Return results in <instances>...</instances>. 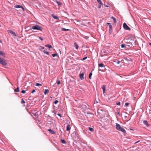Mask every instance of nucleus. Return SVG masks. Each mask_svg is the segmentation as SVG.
<instances>
[{"mask_svg": "<svg viewBox=\"0 0 151 151\" xmlns=\"http://www.w3.org/2000/svg\"><path fill=\"white\" fill-rule=\"evenodd\" d=\"M129 42L131 43L132 46L135 47L137 45V42L135 38H133L129 40Z\"/></svg>", "mask_w": 151, "mask_h": 151, "instance_id": "1", "label": "nucleus"}, {"mask_svg": "<svg viewBox=\"0 0 151 151\" xmlns=\"http://www.w3.org/2000/svg\"><path fill=\"white\" fill-rule=\"evenodd\" d=\"M31 29L35 30H37L42 31V28L41 26L38 25H35L31 27Z\"/></svg>", "mask_w": 151, "mask_h": 151, "instance_id": "2", "label": "nucleus"}, {"mask_svg": "<svg viewBox=\"0 0 151 151\" xmlns=\"http://www.w3.org/2000/svg\"><path fill=\"white\" fill-rule=\"evenodd\" d=\"M0 64L4 66H6L7 65L6 60L0 57Z\"/></svg>", "mask_w": 151, "mask_h": 151, "instance_id": "3", "label": "nucleus"}, {"mask_svg": "<svg viewBox=\"0 0 151 151\" xmlns=\"http://www.w3.org/2000/svg\"><path fill=\"white\" fill-rule=\"evenodd\" d=\"M123 27L124 29L126 30H130L131 29L125 23H124L123 24Z\"/></svg>", "mask_w": 151, "mask_h": 151, "instance_id": "4", "label": "nucleus"}, {"mask_svg": "<svg viewBox=\"0 0 151 151\" xmlns=\"http://www.w3.org/2000/svg\"><path fill=\"white\" fill-rule=\"evenodd\" d=\"M115 127L116 129L118 131H119L122 127L119 124L117 123H116Z\"/></svg>", "mask_w": 151, "mask_h": 151, "instance_id": "5", "label": "nucleus"}, {"mask_svg": "<svg viewBox=\"0 0 151 151\" xmlns=\"http://www.w3.org/2000/svg\"><path fill=\"white\" fill-rule=\"evenodd\" d=\"M14 7L16 8H21L22 9L23 11L24 10V9L23 7L21 6L20 5H16L14 6Z\"/></svg>", "mask_w": 151, "mask_h": 151, "instance_id": "6", "label": "nucleus"}, {"mask_svg": "<svg viewBox=\"0 0 151 151\" xmlns=\"http://www.w3.org/2000/svg\"><path fill=\"white\" fill-rule=\"evenodd\" d=\"M83 73H80L79 74V77L81 80H82L84 78Z\"/></svg>", "mask_w": 151, "mask_h": 151, "instance_id": "7", "label": "nucleus"}, {"mask_svg": "<svg viewBox=\"0 0 151 151\" xmlns=\"http://www.w3.org/2000/svg\"><path fill=\"white\" fill-rule=\"evenodd\" d=\"M126 42V46H127L128 47H132V45L131 44V43L129 42V41L127 42Z\"/></svg>", "mask_w": 151, "mask_h": 151, "instance_id": "8", "label": "nucleus"}, {"mask_svg": "<svg viewBox=\"0 0 151 151\" xmlns=\"http://www.w3.org/2000/svg\"><path fill=\"white\" fill-rule=\"evenodd\" d=\"M48 131L52 134H54L55 133V132L51 129H48Z\"/></svg>", "mask_w": 151, "mask_h": 151, "instance_id": "9", "label": "nucleus"}, {"mask_svg": "<svg viewBox=\"0 0 151 151\" xmlns=\"http://www.w3.org/2000/svg\"><path fill=\"white\" fill-rule=\"evenodd\" d=\"M70 126L69 124L67 125L66 126V130L67 131L70 132Z\"/></svg>", "mask_w": 151, "mask_h": 151, "instance_id": "10", "label": "nucleus"}, {"mask_svg": "<svg viewBox=\"0 0 151 151\" xmlns=\"http://www.w3.org/2000/svg\"><path fill=\"white\" fill-rule=\"evenodd\" d=\"M8 32L9 33H11L13 35L15 36H17V35L15 33L12 31L11 30H8Z\"/></svg>", "mask_w": 151, "mask_h": 151, "instance_id": "11", "label": "nucleus"}, {"mask_svg": "<svg viewBox=\"0 0 151 151\" xmlns=\"http://www.w3.org/2000/svg\"><path fill=\"white\" fill-rule=\"evenodd\" d=\"M0 55L2 56L3 57H5L6 56L5 53L3 51H0Z\"/></svg>", "mask_w": 151, "mask_h": 151, "instance_id": "12", "label": "nucleus"}, {"mask_svg": "<svg viewBox=\"0 0 151 151\" xmlns=\"http://www.w3.org/2000/svg\"><path fill=\"white\" fill-rule=\"evenodd\" d=\"M98 66L99 67H100L101 68H105V66L104 64L102 63H99L98 64Z\"/></svg>", "mask_w": 151, "mask_h": 151, "instance_id": "13", "label": "nucleus"}, {"mask_svg": "<svg viewBox=\"0 0 151 151\" xmlns=\"http://www.w3.org/2000/svg\"><path fill=\"white\" fill-rule=\"evenodd\" d=\"M143 123L144 124L146 125L147 127H149V124H148L146 120H144L143 121Z\"/></svg>", "mask_w": 151, "mask_h": 151, "instance_id": "14", "label": "nucleus"}, {"mask_svg": "<svg viewBox=\"0 0 151 151\" xmlns=\"http://www.w3.org/2000/svg\"><path fill=\"white\" fill-rule=\"evenodd\" d=\"M52 16L53 17V18H54V19H58V20L59 19V17H58L55 16L53 14H52Z\"/></svg>", "mask_w": 151, "mask_h": 151, "instance_id": "15", "label": "nucleus"}, {"mask_svg": "<svg viewBox=\"0 0 151 151\" xmlns=\"http://www.w3.org/2000/svg\"><path fill=\"white\" fill-rule=\"evenodd\" d=\"M119 131H120L124 134L126 132L125 130L122 127V129H120Z\"/></svg>", "mask_w": 151, "mask_h": 151, "instance_id": "16", "label": "nucleus"}, {"mask_svg": "<svg viewBox=\"0 0 151 151\" xmlns=\"http://www.w3.org/2000/svg\"><path fill=\"white\" fill-rule=\"evenodd\" d=\"M107 24L109 25V29H110V30L111 29H112V26L110 23H107Z\"/></svg>", "mask_w": 151, "mask_h": 151, "instance_id": "17", "label": "nucleus"}, {"mask_svg": "<svg viewBox=\"0 0 151 151\" xmlns=\"http://www.w3.org/2000/svg\"><path fill=\"white\" fill-rule=\"evenodd\" d=\"M49 92V90L47 89H45V91L44 92V94L45 95L47 93H48Z\"/></svg>", "mask_w": 151, "mask_h": 151, "instance_id": "18", "label": "nucleus"}, {"mask_svg": "<svg viewBox=\"0 0 151 151\" xmlns=\"http://www.w3.org/2000/svg\"><path fill=\"white\" fill-rule=\"evenodd\" d=\"M111 18L112 19L114 20V23H116V19L114 17H111Z\"/></svg>", "mask_w": 151, "mask_h": 151, "instance_id": "19", "label": "nucleus"}, {"mask_svg": "<svg viewBox=\"0 0 151 151\" xmlns=\"http://www.w3.org/2000/svg\"><path fill=\"white\" fill-rule=\"evenodd\" d=\"M74 45L75 47L77 49H78L79 47L78 45L76 42L74 43Z\"/></svg>", "mask_w": 151, "mask_h": 151, "instance_id": "20", "label": "nucleus"}, {"mask_svg": "<svg viewBox=\"0 0 151 151\" xmlns=\"http://www.w3.org/2000/svg\"><path fill=\"white\" fill-rule=\"evenodd\" d=\"M14 91L16 92H19V87H17L16 89H14Z\"/></svg>", "mask_w": 151, "mask_h": 151, "instance_id": "21", "label": "nucleus"}, {"mask_svg": "<svg viewBox=\"0 0 151 151\" xmlns=\"http://www.w3.org/2000/svg\"><path fill=\"white\" fill-rule=\"evenodd\" d=\"M46 47H48L49 49L52 48V46L48 44L46 45H45Z\"/></svg>", "mask_w": 151, "mask_h": 151, "instance_id": "22", "label": "nucleus"}, {"mask_svg": "<svg viewBox=\"0 0 151 151\" xmlns=\"http://www.w3.org/2000/svg\"><path fill=\"white\" fill-rule=\"evenodd\" d=\"M114 62L118 64H119L120 63V61L117 60H115Z\"/></svg>", "mask_w": 151, "mask_h": 151, "instance_id": "23", "label": "nucleus"}, {"mask_svg": "<svg viewBox=\"0 0 151 151\" xmlns=\"http://www.w3.org/2000/svg\"><path fill=\"white\" fill-rule=\"evenodd\" d=\"M61 142L63 144H65L66 143V141L64 139H62L61 141Z\"/></svg>", "mask_w": 151, "mask_h": 151, "instance_id": "24", "label": "nucleus"}, {"mask_svg": "<svg viewBox=\"0 0 151 151\" xmlns=\"http://www.w3.org/2000/svg\"><path fill=\"white\" fill-rule=\"evenodd\" d=\"M99 3L100 5H102L103 4L101 0H96Z\"/></svg>", "mask_w": 151, "mask_h": 151, "instance_id": "25", "label": "nucleus"}, {"mask_svg": "<svg viewBox=\"0 0 151 151\" xmlns=\"http://www.w3.org/2000/svg\"><path fill=\"white\" fill-rule=\"evenodd\" d=\"M92 74V73L91 72L90 73L89 75V78L90 79H91V76Z\"/></svg>", "mask_w": 151, "mask_h": 151, "instance_id": "26", "label": "nucleus"}, {"mask_svg": "<svg viewBox=\"0 0 151 151\" xmlns=\"http://www.w3.org/2000/svg\"><path fill=\"white\" fill-rule=\"evenodd\" d=\"M35 85L36 86H41L42 85L41 84L38 83H35Z\"/></svg>", "mask_w": 151, "mask_h": 151, "instance_id": "27", "label": "nucleus"}, {"mask_svg": "<svg viewBox=\"0 0 151 151\" xmlns=\"http://www.w3.org/2000/svg\"><path fill=\"white\" fill-rule=\"evenodd\" d=\"M61 30L62 31H69V29H66L65 28H62L61 29Z\"/></svg>", "mask_w": 151, "mask_h": 151, "instance_id": "28", "label": "nucleus"}, {"mask_svg": "<svg viewBox=\"0 0 151 151\" xmlns=\"http://www.w3.org/2000/svg\"><path fill=\"white\" fill-rule=\"evenodd\" d=\"M88 129L91 132H93V129L92 127H89L88 128Z\"/></svg>", "mask_w": 151, "mask_h": 151, "instance_id": "29", "label": "nucleus"}, {"mask_svg": "<svg viewBox=\"0 0 151 151\" xmlns=\"http://www.w3.org/2000/svg\"><path fill=\"white\" fill-rule=\"evenodd\" d=\"M43 52L44 53L46 54L47 55H49V52H47V51H46L45 50H44V51H43Z\"/></svg>", "mask_w": 151, "mask_h": 151, "instance_id": "30", "label": "nucleus"}, {"mask_svg": "<svg viewBox=\"0 0 151 151\" xmlns=\"http://www.w3.org/2000/svg\"><path fill=\"white\" fill-rule=\"evenodd\" d=\"M56 3L58 4V5H59V6H61V3L59 1H56Z\"/></svg>", "mask_w": 151, "mask_h": 151, "instance_id": "31", "label": "nucleus"}, {"mask_svg": "<svg viewBox=\"0 0 151 151\" xmlns=\"http://www.w3.org/2000/svg\"><path fill=\"white\" fill-rule=\"evenodd\" d=\"M57 53H54V54H53L52 55V56L53 57H55V56H56L57 55Z\"/></svg>", "mask_w": 151, "mask_h": 151, "instance_id": "32", "label": "nucleus"}, {"mask_svg": "<svg viewBox=\"0 0 151 151\" xmlns=\"http://www.w3.org/2000/svg\"><path fill=\"white\" fill-rule=\"evenodd\" d=\"M21 103L22 104H24L25 103V101L23 100V99H22L21 101Z\"/></svg>", "mask_w": 151, "mask_h": 151, "instance_id": "33", "label": "nucleus"}, {"mask_svg": "<svg viewBox=\"0 0 151 151\" xmlns=\"http://www.w3.org/2000/svg\"><path fill=\"white\" fill-rule=\"evenodd\" d=\"M60 81L59 80H57V81H56V83L58 84V85H59V84H60Z\"/></svg>", "mask_w": 151, "mask_h": 151, "instance_id": "34", "label": "nucleus"}, {"mask_svg": "<svg viewBox=\"0 0 151 151\" xmlns=\"http://www.w3.org/2000/svg\"><path fill=\"white\" fill-rule=\"evenodd\" d=\"M102 89L103 90H105V89H106L105 86V85H103L102 87Z\"/></svg>", "mask_w": 151, "mask_h": 151, "instance_id": "35", "label": "nucleus"}, {"mask_svg": "<svg viewBox=\"0 0 151 151\" xmlns=\"http://www.w3.org/2000/svg\"><path fill=\"white\" fill-rule=\"evenodd\" d=\"M44 49V47L42 46H40V50H41L42 49Z\"/></svg>", "mask_w": 151, "mask_h": 151, "instance_id": "36", "label": "nucleus"}, {"mask_svg": "<svg viewBox=\"0 0 151 151\" xmlns=\"http://www.w3.org/2000/svg\"><path fill=\"white\" fill-rule=\"evenodd\" d=\"M121 47L122 48H124L125 47V45L124 44H122L121 45Z\"/></svg>", "mask_w": 151, "mask_h": 151, "instance_id": "37", "label": "nucleus"}, {"mask_svg": "<svg viewBox=\"0 0 151 151\" xmlns=\"http://www.w3.org/2000/svg\"><path fill=\"white\" fill-rule=\"evenodd\" d=\"M58 102V100H55L54 102V103L55 104H57Z\"/></svg>", "mask_w": 151, "mask_h": 151, "instance_id": "38", "label": "nucleus"}, {"mask_svg": "<svg viewBox=\"0 0 151 151\" xmlns=\"http://www.w3.org/2000/svg\"><path fill=\"white\" fill-rule=\"evenodd\" d=\"M87 57H88L87 56H86V57H85L83 58L82 59V60H85L87 58Z\"/></svg>", "mask_w": 151, "mask_h": 151, "instance_id": "39", "label": "nucleus"}, {"mask_svg": "<svg viewBox=\"0 0 151 151\" xmlns=\"http://www.w3.org/2000/svg\"><path fill=\"white\" fill-rule=\"evenodd\" d=\"M25 92L26 91L25 90H23L21 91V93H25Z\"/></svg>", "mask_w": 151, "mask_h": 151, "instance_id": "40", "label": "nucleus"}, {"mask_svg": "<svg viewBox=\"0 0 151 151\" xmlns=\"http://www.w3.org/2000/svg\"><path fill=\"white\" fill-rule=\"evenodd\" d=\"M129 105V103H128L127 102L125 104V106H128Z\"/></svg>", "mask_w": 151, "mask_h": 151, "instance_id": "41", "label": "nucleus"}, {"mask_svg": "<svg viewBox=\"0 0 151 151\" xmlns=\"http://www.w3.org/2000/svg\"><path fill=\"white\" fill-rule=\"evenodd\" d=\"M39 38L41 41H43V39L41 37H39Z\"/></svg>", "mask_w": 151, "mask_h": 151, "instance_id": "42", "label": "nucleus"}, {"mask_svg": "<svg viewBox=\"0 0 151 151\" xmlns=\"http://www.w3.org/2000/svg\"><path fill=\"white\" fill-rule=\"evenodd\" d=\"M116 104L118 105H120V102H118L116 103Z\"/></svg>", "mask_w": 151, "mask_h": 151, "instance_id": "43", "label": "nucleus"}, {"mask_svg": "<svg viewBox=\"0 0 151 151\" xmlns=\"http://www.w3.org/2000/svg\"><path fill=\"white\" fill-rule=\"evenodd\" d=\"M112 29H111V30L110 29H109V32L110 34H111V33Z\"/></svg>", "mask_w": 151, "mask_h": 151, "instance_id": "44", "label": "nucleus"}, {"mask_svg": "<svg viewBox=\"0 0 151 151\" xmlns=\"http://www.w3.org/2000/svg\"><path fill=\"white\" fill-rule=\"evenodd\" d=\"M35 92V89H34L33 90V91H32L31 93H33L34 92Z\"/></svg>", "mask_w": 151, "mask_h": 151, "instance_id": "45", "label": "nucleus"}, {"mask_svg": "<svg viewBox=\"0 0 151 151\" xmlns=\"http://www.w3.org/2000/svg\"><path fill=\"white\" fill-rule=\"evenodd\" d=\"M32 114L35 116H37V115L36 113H33Z\"/></svg>", "mask_w": 151, "mask_h": 151, "instance_id": "46", "label": "nucleus"}, {"mask_svg": "<svg viewBox=\"0 0 151 151\" xmlns=\"http://www.w3.org/2000/svg\"><path fill=\"white\" fill-rule=\"evenodd\" d=\"M57 115L59 116H60V117H61L62 116H61V115L60 114H57Z\"/></svg>", "mask_w": 151, "mask_h": 151, "instance_id": "47", "label": "nucleus"}, {"mask_svg": "<svg viewBox=\"0 0 151 151\" xmlns=\"http://www.w3.org/2000/svg\"><path fill=\"white\" fill-rule=\"evenodd\" d=\"M103 93H105V90H103Z\"/></svg>", "mask_w": 151, "mask_h": 151, "instance_id": "48", "label": "nucleus"}, {"mask_svg": "<svg viewBox=\"0 0 151 151\" xmlns=\"http://www.w3.org/2000/svg\"><path fill=\"white\" fill-rule=\"evenodd\" d=\"M101 5H100L98 7V8H100L101 7Z\"/></svg>", "mask_w": 151, "mask_h": 151, "instance_id": "49", "label": "nucleus"}, {"mask_svg": "<svg viewBox=\"0 0 151 151\" xmlns=\"http://www.w3.org/2000/svg\"><path fill=\"white\" fill-rule=\"evenodd\" d=\"M105 6L106 7H108V6L106 5H105Z\"/></svg>", "mask_w": 151, "mask_h": 151, "instance_id": "50", "label": "nucleus"}, {"mask_svg": "<svg viewBox=\"0 0 151 151\" xmlns=\"http://www.w3.org/2000/svg\"><path fill=\"white\" fill-rule=\"evenodd\" d=\"M127 117V116H124L125 119H126Z\"/></svg>", "mask_w": 151, "mask_h": 151, "instance_id": "51", "label": "nucleus"}, {"mask_svg": "<svg viewBox=\"0 0 151 151\" xmlns=\"http://www.w3.org/2000/svg\"><path fill=\"white\" fill-rule=\"evenodd\" d=\"M129 129L130 130H134L133 129H132V128H130Z\"/></svg>", "mask_w": 151, "mask_h": 151, "instance_id": "52", "label": "nucleus"}, {"mask_svg": "<svg viewBox=\"0 0 151 151\" xmlns=\"http://www.w3.org/2000/svg\"><path fill=\"white\" fill-rule=\"evenodd\" d=\"M139 141H138L137 142L135 143H137V142H139Z\"/></svg>", "mask_w": 151, "mask_h": 151, "instance_id": "53", "label": "nucleus"}, {"mask_svg": "<svg viewBox=\"0 0 151 151\" xmlns=\"http://www.w3.org/2000/svg\"><path fill=\"white\" fill-rule=\"evenodd\" d=\"M149 45L151 46V43H149Z\"/></svg>", "mask_w": 151, "mask_h": 151, "instance_id": "54", "label": "nucleus"}, {"mask_svg": "<svg viewBox=\"0 0 151 151\" xmlns=\"http://www.w3.org/2000/svg\"><path fill=\"white\" fill-rule=\"evenodd\" d=\"M117 114H118V115H119V112H117Z\"/></svg>", "mask_w": 151, "mask_h": 151, "instance_id": "55", "label": "nucleus"}, {"mask_svg": "<svg viewBox=\"0 0 151 151\" xmlns=\"http://www.w3.org/2000/svg\"><path fill=\"white\" fill-rule=\"evenodd\" d=\"M99 70H101V69H100L99 68Z\"/></svg>", "mask_w": 151, "mask_h": 151, "instance_id": "56", "label": "nucleus"}, {"mask_svg": "<svg viewBox=\"0 0 151 151\" xmlns=\"http://www.w3.org/2000/svg\"><path fill=\"white\" fill-rule=\"evenodd\" d=\"M14 93L15 94H17V93Z\"/></svg>", "mask_w": 151, "mask_h": 151, "instance_id": "57", "label": "nucleus"}, {"mask_svg": "<svg viewBox=\"0 0 151 151\" xmlns=\"http://www.w3.org/2000/svg\"><path fill=\"white\" fill-rule=\"evenodd\" d=\"M32 32H35V31H32Z\"/></svg>", "mask_w": 151, "mask_h": 151, "instance_id": "58", "label": "nucleus"}]
</instances>
